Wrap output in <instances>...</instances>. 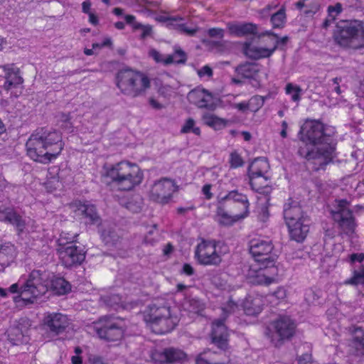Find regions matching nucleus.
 Returning a JSON list of instances; mask_svg holds the SVG:
<instances>
[{"mask_svg":"<svg viewBox=\"0 0 364 364\" xmlns=\"http://www.w3.org/2000/svg\"><path fill=\"white\" fill-rule=\"evenodd\" d=\"M264 303L265 298L262 295H248L242 305L246 315L257 316L262 311Z\"/></svg>","mask_w":364,"mask_h":364,"instance_id":"obj_24","label":"nucleus"},{"mask_svg":"<svg viewBox=\"0 0 364 364\" xmlns=\"http://www.w3.org/2000/svg\"><path fill=\"white\" fill-rule=\"evenodd\" d=\"M136 17L132 14H127L124 16V20L129 25H132L134 30L141 29L143 24L141 23L135 22Z\"/></svg>","mask_w":364,"mask_h":364,"instance_id":"obj_52","label":"nucleus"},{"mask_svg":"<svg viewBox=\"0 0 364 364\" xmlns=\"http://www.w3.org/2000/svg\"><path fill=\"white\" fill-rule=\"evenodd\" d=\"M227 28L230 35L235 37L255 35L257 31V25L252 23L230 22Z\"/></svg>","mask_w":364,"mask_h":364,"instance_id":"obj_29","label":"nucleus"},{"mask_svg":"<svg viewBox=\"0 0 364 364\" xmlns=\"http://www.w3.org/2000/svg\"><path fill=\"white\" fill-rule=\"evenodd\" d=\"M68 206L72 217L86 226H99L102 224V220L97 205L90 200L75 199L68 203Z\"/></svg>","mask_w":364,"mask_h":364,"instance_id":"obj_8","label":"nucleus"},{"mask_svg":"<svg viewBox=\"0 0 364 364\" xmlns=\"http://www.w3.org/2000/svg\"><path fill=\"white\" fill-rule=\"evenodd\" d=\"M274 48H267L264 47L253 45L252 42L246 41L242 45V51L245 56L253 60H259L271 57L274 51Z\"/></svg>","mask_w":364,"mask_h":364,"instance_id":"obj_27","label":"nucleus"},{"mask_svg":"<svg viewBox=\"0 0 364 364\" xmlns=\"http://www.w3.org/2000/svg\"><path fill=\"white\" fill-rule=\"evenodd\" d=\"M50 288L53 291L58 295L68 294L71 290L70 284L63 277L53 275L50 272Z\"/></svg>","mask_w":364,"mask_h":364,"instance_id":"obj_34","label":"nucleus"},{"mask_svg":"<svg viewBox=\"0 0 364 364\" xmlns=\"http://www.w3.org/2000/svg\"><path fill=\"white\" fill-rule=\"evenodd\" d=\"M103 176L109 179L120 191H131L139 186L144 180V172L136 163L122 160L103 166Z\"/></svg>","mask_w":364,"mask_h":364,"instance_id":"obj_3","label":"nucleus"},{"mask_svg":"<svg viewBox=\"0 0 364 364\" xmlns=\"http://www.w3.org/2000/svg\"><path fill=\"white\" fill-rule=\"evenodd\" d=\"M184 21V18L180 16H168L166 18L168 25L172 26L181 33H186L189 36H193L198 31L196 28H188L185 23H181Z\"/></svg>","mask_w":364,"mask_h":364,"instance_id":"obj_33","label":"nucleus"},{"mask_svg":"<svg viewBox=\"0 0 364 364\" xmlns=\"http://www.w3.org/2000/svg\"><path fill=\"white\" fill-rule=\"evenodd\" d=\"M343 7L341 3H336L335 5H330L327 9V17L322 23V28L327 29L337 18L338 16L342 12Z\"/></svg>","mask_w":364,"mask_h":364,"instance_id":"obj_38","label":"nucleus"},{"mask_svg":"<svg viewBox=\"0 0 364 364\" xmlns=\"http://www.w3.org/2000/svg\"><path fill=\"white\" fill-rule=\"evenodd\" d=\"M285 94L291 97V100L299 103L301 100L302 89L298 85L288 82L285 86Z\"/></svg>","mask_w":364,"mask_h":364,"instance_id":"obj_41","label":"nucleus"},{"mask_svg":"<svg viewBox=\"0 0 364 364\" xmlns=\"http://www.w3.org/2000/svg\"><path fill=\"white\" fill-rule=\"evenodd\" d=\"M198 74L199 76L203 77L207 75L211 77L213 74L212 68L208 65H204L198 70Z\"/></svg>","mask_w":364,"mask_h":364,"instance_id":"obj_59","label":"nucleus"},{"mask_svg":"<svg viewBox=\"0 0 364 364\" xmlns=\"http://www.w3.org/2000/svg\"><path fill=\"white\" fill-rule=\"evenodd\" d=\"M343 284L352 286L364 284V266L362 265L359 270L353 271V276L345 280Z\"/></svg>","mask_w":364,"mask_h":364,"instance_id":"obj_43","label":"nucleus"},{"mask_svg":"<svg viewBox=\"0 0 364 364\" xmlns=\"http://www.w3.org/2000/svg\"><path fill=\"white\" fill-rule=\"evenodd\" d=\"M229 163L231 168H237L243 166L244 161L240 154L235 151L230 155Z\"/></svg>","mask_w":364,"mask_h":364,"instance_id":"obj_48","label":"nucleus"},{"mask_svg":"<svg viewBox=\"0 0 364 364\" xmlns=\"http://www.w3.org/2000/svg\"><path fill=\"white\" fill-rule=\"evenodd\" d=\"M203 122L215 130H220L228 126L229 120L218 117L213 114H205L203 115Z\"/></svg>","mask_w":364,"mask_h":364,"instance_id":"obj_37","label":"nucleus"},{"mask_svg":"<svg viewBox=\"0 0 364 364\" xmlns=\"http://www.w3.org/2000/svg\"><path fill=\"white\" fill-rule=\"evenodd\" d=\"M269 218V212L268 208L266 206L262 207L258 215L259 220L262 223H265L268 220Z\"/></svg>","mask_w":364,"mask_h":364,"instance_id":"obj_58","label":"nucleus"},{"mask_svg":"<svg viewBox=\"0 0 364 364\" xmlns=\"http://www.w3.org/2000/svg\"><path fill=\"white\" fill-rule=\"evenodd\" d=\"M250 203L247 196L238 190L228 191L218 200L215 221L222 227H231L247 218L250 213Z\"/></svg>","mask_w":364,"mask_h":364,"instance_id":"obj_2","label":"nucleus"},{"mask_svg":"<svg viewBox=\"0 0 364 364\" xmlns=\"http://www.w3.org/2000/svg\"><path fill=\"white\" fill-rule=\"evenodd\" d=\"M100 300L105 306L114 310H118L120 308H124V305L122 301V296L117 294L105 295L101 297Z\"/></svg>","mask_w":364,"mask_h":364,"instance_id":"obj_39","label":"nucleus"},{"mask_svg":"<svg viewBox=\"0 0 364 364\" xmlns=\"http://www.w3.org/2000/svg\"><path fill=\"white\" fill-rule=\"evenodd\" d=\"M274 245L271 240L265 237L252 238L249 242V251L255 262L262 264L272 265L276 258L272 255Z\"/></svg>","mask_w":364,"mask_h":364,"instance_id":"obj_13","label":"nucleus"},{"mask_svg":"<svg viewBox=\"0 0 364 364\" xmlns=\"http://www.w3.org/2000/svg\"><path fill=\"white\" fill-rule=\"evenodd\" d=\"M260 65L256 63L246 62L235 68V73L247 79H255L260 72Z\"/></svg>","mask_w":364,"mask_h":364,"instance_id":"obj_32","label":"nucleus"},{"mask_svg":"<svg viewBox=\"0 0 364 364\" xmlns=\"http://www.w3.org/2000/svg\"><path fill=\"white\" fill-rule=\"evenodd\" d=\"M43 328L54 336L64 333L70 324L68 316L61 313L47 312L44 314Z\"/></svg>","mask_w":364,"mask_h":364,"instance_id":"obj_19","label":"nucleus"},{"mask_svg":"<svg viewBox=\"0 0 364 364\" xmlns=\"http://www.w3.org/2000/svg\"><path fill=\"white\" fill-rule=\"evenodd\" d=\"M2 68L5 73V82L3 85L5 90L9 91L11 88L23 84V79L20 75V70L14 64L4 65Z\"/></svg>","mask_w":364,"mask_h":364,"instance_id":"obj_25","label":"nucleus"},{"mask_svg":"<svg viewBox=\"0 0 364 364\" xmlns=\"http://www.w3.org/2000/svg\"><path fill=\"white\" fill-rule=\"evenodd\" d=\"M298 154L314 164V171L325 170L337 156V141L326 132V126L318 120L306 123L299 132Z\"/></svg>","mask_w":364,"mask_h":364,"instance_id":"obj_1","label":"nucleus"},{"mask_svg":"<svg viewBox=\"0 0 364 364\" xmlns=\"http://www.w3.org/2000/svg\"><path fill=\"white\" fill-rule=\"evenodd\" d=\"M296 323L289 316H279L269 323L267 328V334L275 346L282 345L284 341L291 339L295 335Z\"/></svg>","mask_w":364,"mask_h":364,"instance_id":"obj_9","label":"nucleus"},{"mask_svg":"<svg viewBox=\"0 0 364 364\" xmlns=\"http://www.w3.org/2000/svg\"><path fill=\"white\" fill-rule=\"evenodd\" d=\"M115 83L122 94L132 98L143 95L151 86L147 75L131 68L119 70L115 75Z\"/></svg>","mask_w":364,"mask_h":364,"instance_id":"obj_6","label":"nucleus"},{"mask_svg":"<svg viewBox=\"0 0 364 364\" xmlns=\"http://www.w3.org/2000/svg\"><path fill=\"white\" fill-rule=\"evenodd\" d=\"M180 132L181 134H188L191 132L198 136L201 134L200 127L196 126L195 120L191 117L188 118L185 121V123L182 126Z\"/></svg>","mask_w":364,"mask_h":364,"instance_id":"obj_44","label":"nucleus"},{"mask_svg":"<svg viewBox=\"0 0 364 364\" xmlns=\"http://www.w3.org/2000/svg\"><path fill=\"white\" fill-rule=\"evenodd\" d=\"M50 272L48 270L33 269L28 274L26 283L21 288V295L14 298L16 303L22 301L23 304H33L44 295L50 288Z\"/></svg>","mask_w":364,"mask_h":364,"instance_id":"obj_5","label":"nucleus"},{"mask_svg":"<svg viewBox=\"0 0 364 364\" xmlns=\"http://www.w3.org/2000/svg\"><path fill=\"white\" fill-rule=\"evenodd\" d=\"M208 35L210 38L222 39L224 37V30L221 28H211L208 30Z\"/></svg>","mask_w":364,"mask_h":364,"instance_id":"obj_53","label":"nucleus"},{"mask_svg":"<svg viewBox=\"0 0 364 364\" xmlns=\"http://www.w3.org/2000/svg\"><path fill=\"white\" fill-rule=\"evenodd\" d=\"M186 61V53L180 47H176L175 48L174 53L173 54L166 56L164 65H167L173 63L184 64Z\"/></svg>","mask_w":364,"mask_h":364,"instance_id":"obj_40","label":"nucleus"},{"mask_svg":"<svg viewBox=\"0 0 364 364\" xmlns=\"http://www.w3.org/2000/svg\"><path fill=\"white\" fill-rule=\"evenodd\" d=\"M78 234H74L65 245H61L58 249L59 258L63 266L71 267L81 264L85 259L86 252L84 247L77 246V242Z\"/></svg>","mask_w":364,"mask_h":364,"instance_id":"obj_12","label":"nucleus"},{"mask_svg":"<svg viewBox=\"0 0 364 364\" xmlns=\"http://www.w3.org/2000/svg\"><path fill=\"white\" fill-rule=\"evenodd\" d=\"M268 37L270 41H273L274 45L272 48H274L276 47V50L279 47L280 45H286L289 38L288 36H284L279 38L277 34L274 33L272 31H265L259 34V37Z\"/></svg>","mask_w":364,"mask_h":364,"instance_id":"obj_42","label":"nucleus"},{"mask_svg":"<svg viewBox=\"0 0 364 364\" xmlns=\"http://www.w3.org/2000/svg\"><path fill=\"white\" fill-rule=\"evenodd\" d=\"M267 97H263L259 95L252 96L247 102L249 110L252 112H258L264 105Z\"/></svg>","mask_w":364,"mask_h":364,"instance_id":"obj_45","label":"nucleus"},{"mask_svg":"<svg viewBox=\"0 0 364 364\" xmlns=\"http://www.w3.org/2000/svg\"><path fill=\"white\" fill-rule=\"evenodd\" d=\"M263 267H259L258 270L253 272L250 269L249 277L251 278V282L258 285L269 286L276 282L278 275V269L274 264H263Z\"/></svg>","mask_w":364,"mask_h":364,"instance_id":"obj_20","label":"nucleus"},{"mask_svg":"<svg viewBox=\"0 0 364 364\" xmlns=\"http://www.w3.org/2000/svg\"><path fill=\"white\" fill-rule=\"evenodd\" d=\"M141 33L140 35L141 39H145L149 36H151L153 33V27L152 26L147 24L144 25L141 28Z\"/></svg>","mask_w":364,"mask_h":364,"instance_id":"obj_55","label":"nucleus"},{"mask_svg":"<svg viewBox=\"0 0 364 364\" xmlns=\"http://www.w3.org/2000/svg\"><path fill=\"white\" fill-rule=\"evenodd\" d=\"M217 245L216 240L203 239L195 249L194 257L197 262L203 266H218L222 257L217 252Z\"/></svg>","mask_w":364,"mask_h":364,"instance_id":"obj_15","label":"nucleus"},{"mask_svg":"<svg viewBox=\"0 0 364 364\" xmlns=\"http://www.w3.org/2000/svg\"><path fill=\"white\" fill-rule=\"evenodd\" d=\"M38 130L46 151L54 155V156H50V161L56 159L61 154L65 146L62 133L60 131L48 127H39Z\"/></svg>","mask_w":364,"mask_h":364,"instance_id":"obj_17","label":"nucleus"},{"mask_svg":"<svg viewBox=\"0 0 364 364\" xmlns=\"http://www.w3.org/2000/svg\"><path fill=\"white\" fill-rule=\"evenodd\" d=\"M95 330L99 338L107 341H119L124 333L117 319L111 316H101L95 323Z\"/></svg>","mask_w":364,"mask_h":364,"instance_id":"obj_14","label":"nucleus"},{"mask_svg":"<svg viewBox=\"0 0 364 364\" xmlns=\"http://www.w3.org/2000/svg\"><path fill=\"white\" fill-rule=\"evenodd\" d=\"M332 38L336 46L344 50L364 48V22L354 21L337 24Z\"/></svg>","mask_w":364,"mask_h":364,"instance_id":"obj_4","label":"nucleus"},{"mask_svg":"<svg viewBox=\"0 0 364 364\" xmlns=\"http://www.w3.org/2000/svg\"><path fill=\"white\" fill-rule=\"evenodd\" d=\"M250 185L252 190L257 193H263V189L267 187L268 185V177L267 176H259L257 178L255 182L256 185L253 183L252 176H249Z\"/></svg>","mask_w":364,"mask_h":364,"instance_id":"obj_46","label":"nucleus"},{"mask_svg":"<svg viewBox=\"0 0 364 364\" xmlns=\"http://www.w3.org/2000/svg\"><path fill=\"white\" fill-rule=\"evenodd\" d=\"M269 169V164L264 157L255 159L248 168V175L252 176V181L256 185V179L258 177L267 176L266 174Z\"/></svg>","mask_w":364,"mask_h":364,"instance_id":"obj_31","label":"nucleus"},{"mask_svg":"<svg viewBox=\"0 0 364 364\" xmlns=\"http://www.w3.org/2000/svg\"><path fill=\"white\" fill-rule=\"evenodd\" d=\"M269 296L274 298L277 303L283 301L287 296V291L282 287H279L275 290L272 294L269 295Z\"/></svg>","mask_w":364,"mask_h":364,"instance_id":"obj_51","label":"nucleus"},{"mask_svg":"<svg viewBox=\"0 0 364 364\" xmlns=\"http://www.w3.org/2000/svg\"><path fill=\"white\" fill-rule=\"evenodd\" d=\"M335 202L334 208L330 211L333 220L343 233L347 235H353L355 231L357 223L353 211L349 209V201L346 199H338Z\"/></svg>","mask_w":364,"mask_h":364,"instance_id":"obj_10","label":"nucleus"},{"mask_svg":"<svg viewBox=\"0 0 364 364\" xmlns=\"http://www.w3.org/2000/svg\"><path fill=\"white\" fill-rule=\"evenodd\" d=\"M100 237L105 244L114 243L115 240L114 232L110 229L103 230L100 232Z\"/></svg>","mask_w":364,"mask_h":364,"instance_id":"obj_49","label":"nucleus"},{"mask_svg":"<svg viewBox=\"0 0 364 364\" xmlns=\"http://www.w3.org/2000/svg\"><path fill=\"white\" fill-rule=\"evenodd\" d=\"M26 151L30 159L43 164L51 162L50 156H54L46 151L38 128L31 133L26 141Z\"/></svg>","mask_w":364,"mask_h":364,"instance_id":"obj_16","label":"nucleus"},{"mask_svg":"<svg viewBox=\"0 0 364 364\" xmlns=\"http://www.w3.org/2000/svg\"><path fill=\"white\" fill-rule=\"evenodd\" d=\"M353 336L352 343L357 355H364V330L363 328L353 325L350 327Z\"/></svg>","mask_w":364,"mask_h":364,"instance_id":"obj_35","label":"nucleus"},{"mask_svg":"<svg viewBox=\"0 0 364 364\" xmlns=\"http://www.w3.org/2000/svg\"><path fill=\"white\" fill-rule=\"evenodd\" d=\"M349 259L351 263L362 262L364 260V253H353L349 256Z\"/></svg>","mask_w":364,"mask_h":364,"instance_id":"obj_60","label":"nucleus"},{"mask_svg":"<svg viewBox=\"0 0 364 364\" xmlns=\"http://www.w3.org/2000/svg\"><path fill=\"white\" fill-rule=\"evenodd\" d=\"M195 271L193 267L188 263H185L183 265L181 273L187 276H192Z\"/></svg>","mask_w":364,"mask_h":364,"instance_id":"obj_61","label":"nucleus"},{"mask_svg":"<svg viewBox=\"0 0 364 364\" xmlns=\"http://www.w3.org/2000/svg\"><path fill=\"white\" fill-rule=\"evenodd\" d=\"M188 100L191 103L199 108H210L213 95L206 90L200 87H196L188 94Z\"/></svg>","mask_w":364,"mask_h":364,"instance_id":"obj_26","label":"nucleus"},{"mask_svg":"<svg viewBox=\"0 0 364 364\" xmlns=\"http://www.w3.org/2000/svg\"><path fill=\"white\" fill-rule=\"evenodd\" d=\"M178 191V186L174 180L161 178L154 182L149 193L150 200L164 205L168 204L173 198V194Z\"/></svg>","mask_w":364,"mask_h":364,"instance_id":"obj_11","label":"nucleus"},{"mask_svg":"<svg viewBox=\"0 0 364 364\" xmlns=\"http://www.w3.org/2000/svg\"><path fill=\"white\" fill-rule=\"evenodd\" d=\"M225 318L215 319L212 323L211 338L213 343L220 349L225 350L228 346V332L225 324Z\"/></svg>","mask_w":364,"mask_h":364,"instance_id":"obj_21","label":"nucleus"},{"mask_svg":"<svg viewBox=\"0 0 364 364\" xmlns=\"http://www.w3.org/2000/svg\"><path fill=\"white\" fill-rule=\"evenodd\" d=\"M149 55L156 63H161L164 65L166 57L161 54L158 50L153 49L150 50Z\"/></svg>","mask_w":364,"mask_h":364,"instance_id":"obj_56","label":"nucleus"},{"mask_svg":"<svg viewBox=\"0 0 364 364\" xmlns=\"http://www.w3.org/2000/svg\"><path fill=\"white\" fill-rule=\"evenodd\" d=\"M270 23L272 28L282 29L287 23V9L285 5H282L275 12L272 13L270 16Z\"/></svg>","mask_w":364,"mask_h":364,"instance_id":"obj_36","label":"nucleus"},{"mask_svg":"<svg viewBox=\"0 0 364 364\" xmlns=\"http://www.w3.org/2000/svg\"><path fill=\"white\" fill-rule=\"evenodd\" d=\"M144 321L155 334L163 335L171 332L179 322L170 306L155 304L149 306L144 313Z\"/></svg>","mask_w":364,"mask_h":364,"instance_id":"obj_7","label":"nucleus"},{"mask_svg":"<svg viewBox=\"0 0 364 364\" xmlns=\"http://www.w3.org/2000/svg\"><path fill=\"white\" fill-rule=\"evenodd\" d=\"M234 108L242 111L245 112L247 110H249V106H248V102L242 101L238 103H236L234 105Z\"/></svg>","mask_w":364,"mask_h":364,"instance_id":"obj_62","label":"nucleus"},{"mask_svg":"<svg viewBox=\"0 0 364 364\" xmlns=\"http://www.w3.org/2000/svg\"><path fill=\"white\" fill-rule=\"evenodd\" d=\"M196 364H221L219 362H210L207 360L203 357L202 354H200L196 360Z\"/></svg>","mask_w":364,"mask_h":364,"instance_id":"obj_64","label":"nucleus"},{"mask_svg":"<svg viewBox=\"0 0 364 364\" xmlns=\"http://www.w3.org/2000/svg\"><path fill=\"white\" fill-rule=\"evenodd\" d=\"M58 121L64 124H62L63 128H70L72 127L71 123V114L70 112L65 113L60 112L58 116Z\"/></svg>","mask_w":364,"mask_h":364,"instance_id":"obj_50","label":"nucleus"},{"mask_svg":"<svg viewBox=\"0 0 364 364\" xmlns=\"http://www.w3.org/2000/svg\"><path fill=\"white\" fill-rule=\"evenodd\" d=\"M0 220L16 227L18 233H21L26 226V223L14 207L0 205Z\"/></svg>","mask_w":364,"mask_h":364,"instance_id":"obj_22","label":"nucleus"},{"mask_svg":"<svg viewBox=\"0 0 364 364\" xmlns=\"http://www.w3.org/2000/svg\"><path fill=\"white\" fill-rule=\"evenodd\" d=\"M309 222L308 217L287 225L290 238L297 242H302L309 232Z\"/></svg>","mask_w":364,"mask_h":364,"instance_id":"obj_28","label":"nucleus"},{"mask_svg":"<svg viewBox=\"0 0 364 364\" xmlns=\"http://www.w3.org/2000/svg\"><path fill=\"white\" fill-rule=\"evenodd\" d=\"M238 309V305L231 298L221 307L222 317L226 319L230 314L234 313Z\"/></svg>","mask_w":364,"mask_h":364,"instance_id":"obj_47","label":"nucleus"},{"mask_svg":"<svg viewBox=\"0 0 364 364\" xmlns=\"http://www.w3.org/2000/svg\"><path fill=\"white\" fill-rule=\"evenodd\" d=\"M149 105L152 108L154 109H161L164 107L163 105L159 102L154 97H150L149 100Z\"/></svg>","mask_w":364,"mask_h":364,"instance_id":"obj_63","label":"nucleus"},{"mask_svg":"<svg viewBox=\"0 0 364 364\" xmlns=\"http://www.w3.org/2000/svg\"><path fill=\"white\" fill-rule=\"evenodd\" d=\"M17 251L11 242L0 239V266L3 268L9 266L16 259Z\"/></svg>","mask_w":364,"mask_h":364,"instance_id":"obj_30","label":"nucleus"},{"mask_svg":"<svg viewBox=\"0 0 364 364\" xmlns=\"http://www.w3.org/2000/svg\"><path fill=\"white\" fill-rule=\"evenodd\" d=\"M298 364H314L311 353H306L298 358Z\"/></svg>","mask_w":364,"mask_h":364,"instance_id":"obj_54","label":"nucleus"},{"mask_svg":"<svg viewBox=\"0 0 364 364\" xmlns=\"http://www.w3.org/2000/svg\"><path fill=\"white\" fill-rule=\"evenodd\" d=\"M283 215L287 226L295 223V221L308 218L304 215L299 203L292 198H289L284 204Z\"/></svg>","mask_w":364,"mask_h":364,"instance_id":"obj_23","label":"nucleus"},{"mask_svg":"<svg viewBox=\"0 0 364 364\" xmlns=\"http://www.w3.org/2000/svg\"><path fill=\"white\" fill-rule=\"evenodd\" d=\"M211 189L212 185L210 183H206L202 187V193L203 194L205 198L208 200H211L213 197Z\"/></svg>","mask_w":364,"mask_h":364,"instance_id":"obj_57","label":"nucleus"},{"mask_svg":"<svg viewBox=\"0 0 364 364\" xmlns=\"http://www.w3.org/2000/svg\"><path fill=\"white\" fill-rule=\"evenodd\" d=\"M151 358L156 364L182 363L187 359L186 353L177 348L167 347L151 352Z\"/></svg>","mask_w":364,"mask_h":364,"instance_id":"obj_18","label":"nucleus"}]
</instances>
